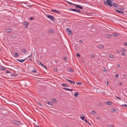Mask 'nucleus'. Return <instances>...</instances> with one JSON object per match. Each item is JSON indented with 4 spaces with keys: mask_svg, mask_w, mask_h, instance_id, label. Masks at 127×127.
I'll return each instance as SVG.
<instances>
[{
    "mask_svg": "<svg viewBox=\"0 0 127 127\" xmlns=\"http://www.w3.org/2000/svg\"><path fill=\"white\" fill-rule=\"evenodd\" d=\"M123 10V9L122 8H119L118 7L117 9L115 10L118 13H121L122 14H124V13L122 11Z\"/></svg>",
    "mask_w": 127,
    "mask_h": 127,
    "instance_id": "f257e3e1",
    "label": "nucleus"
},
{
    "mask_svg": "<svg viewBox=\"0 0 127 127\" xmlns=\"http://www.w3.org/2000/svg\"><path fill=\"white\" fill-rule=\"evenodd\" d=\"M46 17L53 21H54L55 20V18L54 17L50 15L47 14Z\"/></svg>",
    "mask_w": 127,
    "mask_h": 127,
    "instance_id": "f03ea898",
    "label": "nucleus"
},
{
    "mask_svg": "<svg viewBox=\"0 0 127 127\" xmlns=\"http://www.w3.org/2000/svg\"><path fill=\"white\" fill-rule=\"evenodd\" d=\"M106 3L108 5L111 6H112V4L111 3L110 1L109 0H107Z\"/></svg>",
    "mask_w": 127,
    "mask_h": 127,
    "instance_id": "7ed1b4c3",
    "label": "nucleus"
},
{
    "mask_svg": "<svg viewBox=\"0 0 127 127\" xmlns=\"http://www.w3.org/2000/svg\"><path fill=\"white\" fill-rule=\"evenodd\" d=\"M13 122L14 124L17 125H19L21 123L20 122L16 120H14Z\"/></svg>",
    "mask_w": 127,
    "mask_h": 127,
    "instance_id": "20e7f679",
    "label": "nucleus"
},
{
    "mask_svg": "<svg viewBox=\"0 0 127 127\" xmlns=\"http://www.w3.org/2000/svg\"><path fill=\"white\" fill-rule=\"evenodd\" d=\"M66 80L68 81L69 83H71L72 84H75V82L72 81L71 80L67 79Z\"/></svg>",
    "mask_w": 127,
    "mask_h": 127,
    "instance_id": "39448f33",
    "label": "nucleus"
},
{
    "mask_svg": "<svg viewBox=\"0 0 127 127\" xmlns=\"http://www.w3.org/2000/svg\"><path fill=\"white\" fill-rule=\"evenodd\" d=\"M16 60L22 63L24 61H25L26 60V59H24L23 60H19L17 59Z\"/></svg>",
    "mask_w": 127,
    "mask_h": 127,
    "instance_id": "423d86ee",
    "label": "nucleus"
},
{
    "mask_svg": "<svg viewBox=\"0 0 127 127\" xmlns=\"http://www.w3.org/2000/svg\"><path fill=\"white\" fill-rule=\"evenodd\" d=\"M75 6H76V7H77L79 8H80L81 9H83V7L80 5H78L76 4H75Z\"/></svg>",
    "mask_w": 127,
    "mask_h": 127,
    "instance_id": "0eeeda50",
    "label": "nucleus"
},
{
    "mask_svg": "<svg viewBox=\"0 0 127 127\" xmlns=\"http://www.w3.org/2000/svg\"><path fill=\"white\" fill-rule=\"evenodd\" d=\"M98 48L100 49H103L104 48V46L101 45H98Z\"/></svg>",
    "mask_w": 127,
    "mask_h": 127,
    "instance_id": "6e6552de",
    "label": "nucleus"
},
{
    "mask_svg": "<svg viewBox=\"0 0 127 127\" xmlns=\"http://www.w3.org/2000/svg\"><path fill=\"white\" fill-rule=\"evenodd\" d=\"M5 31L7 32H11V30L10 29H6Z\"/></svg>",
    "mask_w": 127,
    "mask_h": 127,
    "instance_id": "1a4fd4ad",
    "label": "nucleus"
},
{
    "mask_svg": "<svg viewBox=\"0 0 127 127\" xmlns=\"http://www.w3.org/2000/svg\"><path fill=\"white\" fill-rule=\"evenodd\" d=\"M112 6H113L116 7H118V5L116 3H113L112 4Z\"/></svg>",
    "mask_w": 127,
    "mask_h": 127,
    "instance_id": "9d476101",
    "label": "nucleus"
},
{
    "mask_svg": "<svg viewBox=\"0 0 127 127\" xmlns=\"http://www.w3.org/2000/svg\"><path fill=\"white\" fill-rule=\"evenodd\" d=\"M78 93L77 92H75L74 94V97H77L78 96Z\"/></svg>",
    "mask_w": 127,
    "mask_h": 127,
    "instance_id": "9b49d317",
    "label": "nucleus"
},
{
    "mask_svg": "<svg viewBox=\"0 0 127 127\" xmlns=\"http://www.w3.org/2000/svg\"><path fill=\"white\" fill-rule=\"evenodd\" d=\"M111 110L112 112H116L117 111L116 109H114V108H112Z\"/></svg>",
    "mask_w": 127,
    "mask_h": 127,
    "instance_id": "f8f14e48",
    "label": "nucleus"
},
{
    "mask_svg": "<svg viewBox=\"0 0 127 127\" xmlns=\"http://www.w3.org/2000/svg\"><path fill=\"white\" fill-rule=\"evenodd\" d=\"M21 51L22 52L25 53L26 52V50L25 49H21Z\"/></svg>",
    "mask_w": 127,
    "mask_h": 127,
    "instance_id": "ddd939ff",
    "label": "nucleus"
},
{
    "mask_svg": "<svg viewBox=\"0 0 127 127\" xmlns=\"http://www.w3.org/2000/svg\"><path fill=\"white\" fill-rule=\"evenodd\" d=\"M69 10L70 11H74L77 12V10L74 9H72V8H70L69 9Z\"/></svg>",
    "mask_w": 127,
    "mask_h": 127,
    "instance_id": "4468645a",
    "label": "nucleus"
},
{
    "mask_svg": "<svg viewBox=\"0 0 127 127\" xmlns=\"http://www.w3.org/2000/svg\"><path fill=\"white\" fill-rule=\"evenodd\" d=\"M62 85H63L64 87H68V86L66 84L63 83L62 84Z\"/></svg>",
    "mask_w": 127,
    "mask_h": 127,
    "instance_id": "2eb2a0df",
    "label": "nucleus"
},
{
    "mask_svg": "<svg viewBox=\"0 0 127 127\" xmlns=\"http://www.w3.org/2000/svg\"><path fill=\"white\" fill-rule=\"evenodd\" d=\"M106 102L107 103V104L108 105H111L112 104V103L110 101H107Z\"/></svg>",
    "mask_w": 127,
    "mask_h": 127,
    "instance_id": "dca6fc26",
    "label": "nucleus"
},
{
    "mask_svg": "<svg viewBox=\"0 0 127 127\" xmlns=\"http://www.w3.org/2000/svg\"><path fill=\"white\" fill-rule=\"evenodd\" d=\"M90 113L91 114H94L96 113V112L94 111H93L92 112H91Z\"/></svg>",
    "mask_w": 127,
    "mask_h": 127,
    "instance_id": "f3484780",
    "label": "nucleus"
},
{
    "mask_svg": "<svg viewBox=\"0 0 127 127\" xmlns=\"http://www.w3.org/2000/svg\"><path fill=\"white\" fill-rule=\"evenodd\" d=\"M63 88L64 89H66V90H67L68 91H72L73 90H72V89H68V88Z\"/></svg>",
    "mask_w": 127,
    "mask_h": 127,
    "instance_id": "a211bd4d",
    "label": "nucleus"
},
{
    "mask_svg": "<svg viewBox=\"0 0 127 127\" xmlns=\"http://www.w3.org/2000/svg\"><path fill=\"white\" fill-rule=\"evenodd\" d=\"M80 118L82 119L83 120H84L85 119V117L83 116H81L80 117Z\"/></svg>",
    "mask_w": 127,
    "mask_h": 127,
    "instance_id": "6ab92c4d",
    "label": "nucleus"
},
{
    "mask_svg": "<svg viewBox=\"0 0 127 127\" xmlns=\"http://www.w3.org/2000/svg\"><path fill=\"white\" fill-rule=\"evenodd\" d=\"M14 55L16 57H18L19 56L18 54L17 53H15L14 54Z\"/></svg>",
    "mask_w": 127,
    "mask_h": 127,
    "instance_id": "aec40b11",
    "label": "nucleus"
},
{
    "mask_svg": "<svg viewBox=\"0 0 127 127\" xmlns=\"http://www.w3.org/2000/svg\"><path fill=\"white\" fill-rule=\"evenodd\" d=\"M32 72L33 73L37 72L36 70L35 69H34L32 71Z\"/></svg>",
    "mask_w": 127,
    "mask_h": 127,
    "instance_id": "412c9836",
    "label": "nucleus"
},
{
    "mask_svg": "<svg viewBox=\"0 0 127 127\" xmlns=\"http://www.w3.org/2000/svg\"><path fill=\"white\" fill-rule=\"evenodd\" d=\"M109 57L112 58H114L113 56L111 54L109 55Z\"/></svg>",
    "mask_w": 127,
    "mask_h": 127,
    "instance_id": "4be33fe9",
    "label": "nucleus"
},
{
    "mask_svg": "<svg viewBox=\"0 0 127 127\" xmlns=\"http://www.w3.org/2000/svg\"><path fill=\"white\" fill-rule=\"evenodd\" d=\"M47 104H50L51 105H52L53 104V103L51 102H49L47 103Z\"/></svg>",
    "mask_w": 127,
    "mask_h": 127,
    "instance_id": "5701e85b",
    "label": "nucleus"
},
{
    "mask_svg": "<svg viewBox=\"0 0 127 127\" xmlns=\"http://www.w3.org/2000/svg\"><path fill=\"white\" fill-rule=\"evenodd\" d=\"M1 69L2 70H5V69L2 66L1 67Z\"/></svg>",
    "mask_w": 127,
    "mask_h": 127,
    "instance_id": "b1692460",
    "label": "nucleus"
},
{
    "mask_svg": "<svg viewBox=\"0 0 127 127\" xmlns=\"http://www.w3.org/2000/svg\"><path fill=\"white\" fill-rule=\"evenodd\" d=\"M118 35V34L117 33H114L113 34V36H116Z\"/></svg>",
    "mask_w": 127,
    "mask_h": 127,
    "instance_id": "393cba45",
    "label": "nucleus"
},
{
    "mask_svg": "<svg viewBox=\"0 0 127 127\" xmlns=\"http://www.w3.org/2000/svg\"><path fill=\"white\" fill-rule=\"evenodd\" d=\"M49 32L50 33H53L54 32V31L53 30H51L49 31Z\"/></svg>",
    "mask_w": 127,
    "mask_h": 127,
    "instance_id": "a878e982",
    "label": "nucleus"
},
{
    "mask_svg": "<svg viewBox=\"0 0 127 127\" xmlns=\"http://www.w3.org/2000/svg\"><path fill=\"white\" fill-rule=\"evenodd\" d=\"M72 32L71 30H70L69 31V32H68L69 34V35H70L72 34Z\"/></svg>",
    "mask_w": 127,
    "mask_h": 127,
    "instance_id": "bb28decb",
    "label": "nucleus"
},
{
    "mask_svg": "<svg viewBox=\"0 0 127 127\" xmlns=\"http://www.w3.org/2000/svg\"><path fill=\"white\" fill-rule=\"evenodd\" d=\"M107 37L108 38H110L112 36L111 35L109 34V35H107Z\"/></svg>",
    "mask_w": 127,
    "mask_h": 127,
    "instance_id": "cd10ccee",
    "label": "nucleus"
},
{
    "mask_svg": "<svg viewBox=\"0 0 127 127\" xmlns=\"http://www.w3.org/2000/svg\"><path fill=\"white\" fill-rule=\"evenodd\" d=\"M51 11L53 12H56L57 10H56L51 9Z\"/></svg>",
    "mask_w": 127,
    "mask_h": 127,
    "instance_id": "c85d7f7f",
    "label": "nucleus"
},
{
    "mask_svg": "<svg viewBox=\"0 0 127 127\" xmlns=\"http://www.w3.org/2000/svg\"><path fill=\"white\" fill-rule=\"evenodd\" d=\"M53 101L54 102H56L57 101V100L55 99H53Z\"/></svg>",
    "mask_w": 127,
    "mask_h": 127,
    "instance_id": "c756f323",
    "label": "nucleus"
},
{
    "mask_svg": "<svg viewBox=\"0 0 127 127\" xmlns=\"http://www.w3.org/2000/svg\"><path fill=\"white\" fill-rule=\"evenodd\" d=\"M26 25V26H28V22H25L24 23Z\"/></svg>",
    "mask_w": 127,
    "mask_h": 127,
    "instance_id": "7c9ffc66",
    "label": "nucleus"
},
{
    "mask_svg": "<svg viewBox=\"0 0 127 127\" xmlns=\"http://www.w3.org/2000/svg\"><path fill=\"white\" fill-rule=\"evenodd\" d=\"M24 4H29L28 2H24Z\"/></svg>",
    "mask_w": 127,
    "mask_h": 127,
    "instance_id": "2f4dec72",
    "label": "nucleus"
},
{
    "mask_svg": "<svg viewBox=\"0 0 127 127\" xmlns=\"http://www.w3.org/2000/svg\"><path fill=\"white\" fill-rule=\"evenodd\" d=\"M113 126L111 125H108V127H113Z\"/></svg>",
    "mask_w": 127,
    "mask_h": 127,
    "instance_id": "473e14b6",
    "label": "nucleus"
},
{
    "mask_svg": "<svg viewBox=\"0 0 127 127\" xmlns=\"http://www.w3.org/2000/svg\"><path fill=\"white\" fill-rule=\"evenodd\" d=\"M122 105V106H124V107H127V105L125 104L124 105Z\"/></svg>",
    "mask_w": 127,
    "mask_h": 127,
    "instance_id": "72a5a7b5",
    "label": "nucleus"
},
{
    "mask_svg": "<svg viewBox=\"0 0 127 127\" xmlns=\"http://www.w3.org/2000/svg\"><path fill=\"white\" fill-rule=\"evenodd\" d=\"M38 62H39V63L41 65H42V66H43V65H43V64H42L41 63V62H40V61H38Z\"/></svg>",
    "mask_w": 127,
    "mask_h": 127,
    "instance_id": "f704fd0d",
    "label": "nucleus"
},
{
    "mask_svg": "<svg viewBox=\"0 0 127 127\" xmlns=\"http://www.w3.org/2000/svg\"><path fill=\"white\" fill-rule=\"evenodd\" d=\"M68 3L69 4H71L72 5H73L74 6H75V4H73V3H71L70 2H69Z\"/></svg>",
    "mask_w": 127,
    "mask_h": 127,
    "instance_id": "c9c22d12",
    "label": "nucleus"
},
{
    "mask_svg": "<svg viewBox=\"0 0 127 127\" xmlns=\"http://www.w3.org/2000/svg\"><path fill=\"white\" fill-rule=\"evenodd\" d=\"M103 71L105 72H106L107 71V70L105 68H104Z\"/></svg>",
    "mask_w": 127,
    "mask_h": 127,
    "instance_id": "e433bc0d",
    "label": "nucleus"
},
{
    "mask_svg": "<svg viewBox=\"0 0 127 127\" xmlns=\"http://www.w3.org/2000/svg\"><path fill=\"white\" fill-rule=\"evenodd\" d=\"M76 83L77 84L79 85V84H81V83L79 82H76Z\"/></svg>",
    "mask_w": 127,
    "mask_h": 127,
    "instance_id": "4c0bfd02",
    "label": "nucleus"
},
{
    "mask_svg": "<svg viewBox=\"0 0 127 127\" xmlns=\"http://www.w3.org/2000/svg\"><path fill=\"white\" fill-rule=\"evenodd\" d=\"M26 6H28L29 7H32V5H26Z\"/></svg>",
    "mask_w": 127,
    "mask_h": 127,
    "instance_id": "58836bf2",
    "label": "nucleus"
},
{
    "mask_svg": "<svg viewBox=\"0 0 127 127\" xmlns=\"http://www.w3.org/2000/svg\"><path fill=\"white\" fill-rule=\"evenodd\" d=\"M116 98H118V99H119L120 100H121V98L119 97H118V96H115Z\"/></svg>",
    "mask_w": 127,
    "mask_h": 127,
    "instance_id": "ea45409f",
    "label": "nucleus"
},
{
    "mask_svg": "<svg viewBox=\"0 0 127 127\" xmlns=\"http://www.w3.org/2000/svg\"><path fill=\"white\" fill-rule=\"evenodd\" d=\"M77 56L79 57H80V55L79 54H77Z\"/></svg>",
    "mask_w": 127,
    "mask_h": 127,
    "instance_id": "a19ab883",
    "label": "nucleus"
},
{
    "mask_svg": "<svg viewBox=\"0 0 127 127\" xmlns=\"http://www.w3.org/2000/svg\"><path fill=\"white\" fill-rule=\"evenodd\" d=\"M96 118L98 120H99L100 119V117H97Z\"/></svg>",
    "mask_w": 127,
    "mask_h": 127,
    "instance_id": "79ce46f5",
    "label": "nucleus"
},
{
    "mask_svg": "<svg viewBox=\"0 0 127 127\" xmlns=\"http://www.w3.org/2000/svg\"><path fill=\"white\" fill-rule=\"evenodd\" d=\"M32 53L28 57L29 58H30L32 56Z\"/></svg>",
    "mask_w": 127,
    "mask_h": 127,
    "instance_id": "37998d69",
    "label": "nucleus"
},
{
    "mask_svg": "<svg viewBox=\"0 0 127 127\" xmlns=\"http://www.w3.org/2000/svg\"><path fill=\"white\" fill-rule=\"evenodd\" d=\"M123 56L125 55V53H122L121 54Z\"/></svg>",
    "mask_w": 127,
    "mask_h": 127,
    "instance_id": "c03bdc74",
    "label": "nucleus"
},
{
    "mask_svg": "<svg viewBox=\"0 0 127 127\" xmlns=\"http://www.w3.org/2000/svg\"><path fill=\"white\" fill-rule=\"evenodd\" d=\"M71 72H72L73 71V69H70V71H69Z\"/></svg>",
    "mask_w": 127,
    "mask_h": 127,
    "instance_id": "a18cd8bd",
    "label": "nucleus"
},
{
    "mask_svg": "<svg viewBox=\"0 0 127 127\" xmlns=\"http://www.w3.org/2000/svg\"><path fill=\"white\" fill-rule=\"evenodd\" d=\"M103 3L104 4L107 5V3H106V1L105 0H104L103 1Z\"/></svg>",
    "mask_w": 127,
    "mask_h": 127,
    "instance_id": "49530a36",
    "label": "nucleus"
},
{
    "mask_svg": "<svg viewBox=\"0 0 127 127\" xmlns=\"http://www.w3.org/2000/svg\"><path fill=\"white\" fill-rule=\"evenodd\" d=\"M91 57L92 58H93L94 57V55H93V54H92V55H91Z\"/></svg>",
    "mask_w": 127,
    "mask_h": 127,
    "instance_id": "de8ad7c7",
    "label": "nucleus"
},
{
    "mask_svg": "<svg viewBox=\"0 0 127 127\" xmlns=\"http://www.w3.org/2000/svg\"><path fill=\"white\" fill-rule=\"evenodd\" d=\"M122 51L123 52H125L126 51V50L124 49H123L122 50Z\"/></svg>",
    "mask_w": 127,
    "mask_h": 127,
    "instance_id": "09e8293b",
    "label": "nucleus"
},
{
    "mask_svg": "<svg viewBox=\"0 0 127 127\" xmlns=\"http://www.w3.org/2000/svg\"><path fill=\"white\" fill-rule=\"evenodd\" d=\"M67 59V58L66 57H64L63 59L65 60H66Z\"/></svg>",
    "mask_w": 127,
    "mask_h": 127,
    "instance_id": "8fccbe9b",
    "label": "nucleus"
},
{
    "mask_svg": "<svg viewBox=\"0 0 127 127\" xmlns=\"http://www.w3.org/2000/svg\"><path fill=\"white\" fill-rule=\"evenodd\" d=\"M34 18L33 17H31L30 19V20H32L34 19Z\"/></svg>",
    "mask_w": 127,
    "mask_h": 127,
    "instance_id": "3c124183",
    "label": "nucleus"
},
{
    "mask_svg": "<svg viewBox=\"0 0 127 127\" xmlns=\"http://www.w3.org/2000/svg\"><path fill=\"white\" fill-rule=\"evenodd\" d=\"M117 67H119L120 66V65L119 64H117Z\"/></svg>",
    "mask_w": 127,
    "mask_h": 127,
    "instance_id": "603ef678",
    "label": "nucleus"
},
{
    "mask_svg": "<svg viewBox=\"0 0 127 127\" xmlns=\"http://www.w3.org/2000/svg\"><path fill=\"white\" fill-rule=\"evenodd\" d=\"M111 2V3L112 4V1H113V0H109Z\"/></svg>",
    "mask_w": 127,
    "mask_h": 127,
    "instance_id": "864d4df0",
    "label": "nucleus"
},
{
    "mask_svg": "<svg viewBox=\"0 0 127 127\" xmlns=\"http://www.w3.org/2000/svg\"><path fill=\"white\" fill-rule=\"evenodd\" d=\"M79 42L80 43H82V41L81 40H80L79 41Z\"/></svg>",
    "mask_w": 127,
    "mask_h": 127,
    "instance_id": "5fc2aeb1",
    "label": "nucleus"
},
{
    "mask_svg": "<svg viewBox=\"0 0 127 127\" xmlns=\"http://www.w3.org/2000/svg\"><path fill=\"white\" fill-rule=\"evenodd\" d=\"M115 76L117 77H119V75L118 74H116Z\"/></svg>",
    "mask_w": 127,
    "mask_h": 127,
    "instance_id": "6e6d98bb",
    "label": "nucleus"
},
{
    "mask_svg": "<svg viewBox=\"0 0 127 127\" xmlns=\"http://www.w3.org/2000/svg\"><path fill=\"white\" fill-rule=\"evenodd\" d=\"M98 105L100 106H101L102 105L101 103H99L98 104Z\"/></svg>",
    "mask_w": 127,
    "mask_h": 127,
    "instance_id": "4d7b16f0",
    "label": "nucleus"
},
{
    "mask_svg": "<svg viewBox=\"0 0 127 127\" xmlns=\"http://www.w3.org/2000/svg\"><path fill=\"white\" fill-rule=\"evenodd\" d=\"M119 84L120 85H122V83H121V82H119Z\"/></svg>",
    "mask_w": 127,
    "mask_h": 127,
    "instance_id": "13d9d810",
    "label": "nucleus"
},
{
    "mask_svg": "<svg viewBox=\"0 0 127 127\" xmlns=\"http://www.w3.org/2000/svg\"><path fill=\"white\" fill-rule=\"evenodd\" d=\"M10 72L8 71H7L6 73H10Z\"/></svg>",
    "mask_w": 127,
    "mask_h": 127,
    "instance_id": "bf43d9fd",
    "label": "nucleus"
},
{
    "mask_svg": "<svg viewBox=\"0 0 127 127\" xmlns=\"http://www.w3.org/2000/svg\"><path fill=\"white\" fill-rule=\"evenodd\" d=\"M43 67H44V68H45L46 69H47V68H46V67H45V66L44 65H43Z\"/></svg>",
    "mask_w": 127,
    "mask_h": 127,
    "instance_id": "052dcab7",
    "label": "nucleus"
},
{
    "mask_svg": "<svg viewBox=\"0 0 127 127\" xmlns=\"http://www.w3.org/2000/svg\"><path fill=\"white\" fill-rule=\"evenodd\" d=\"M77 12H81V11L80 10H77Z\"/></svg>",
    "mask_w": 127,
    "mask_h": 127,
    "instance_id": "680f3d73",
    "label": "nucleus"
},
{
    "mask_svg": "<svg viewBox=\"0 0 127 127\" xmlns=\"http://www.w3.org/2000/svg\"><path fill=\"white\" fill-rule=\"evenodd\" d=\"M54 70L55 71H57V69H55Z\"/></svg>",
    "mask_w": 127,
    "mask_h": 127,
    "instance_id": "e2e57ef3",
    "label": "nucleus"
},
{
    "mask_svg": "<svg viewBox=\"0 0 127 127\" xmlns=\"http://www.w3.org/2000/svg\"><path fill=\"white\" fill-rule=\"evenodd\" d=\"M86 123L87 122V120L86 119H85L84 120Z\"/></svg>",
    "mask_w": 127,
    "mask_h": 127,
    "instance_id": "0e129e2a",
    "label": "nucleus"
},
{
    "mask_svg": "<svg viewBox=\"0 0 127 127\" xmlns=\"http://www.w3.org/2000/svg\"><path fill=\"white\" fill-rule=\"evenodd\" d=\"M125 44L126 45H127V42H125Z\"/></svg>",
    "mask_w": 127,
    "mask_h": 127,
    "instance_id": "69168bd1",
    "label": "nucleus"
},
{
    "mask_svg": "<svg viewBox=\"0 0 127 127\" xmlns=\"http://www.w3.org/2000/svg\"><path fill=\"white\" fill-rule=\"evenodd\" d=\"M69 30V28H67V29H66V31H68Z\"/></svg>",
    "mask_w": 127,
    "mask_h": 127,
    "instance_id": "338daca9",
    "label": "nucleus"
},
{
    "mask_svg": "<svg viewBox=\"0 0 127 127\" xmlns=\"http://www.w3.org/2000/svg\"><path fill=\"white\" fill-rule=\"evenodd\" d=\"M29 60H30V61H32V59L30 58V59H29Z\"/></svg>",
    "mask_w": 127,
    "mask_h": 127,
    "instance_id": "774afa93",
    "label": "nucleus"
}]
</instances>
